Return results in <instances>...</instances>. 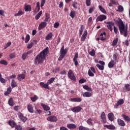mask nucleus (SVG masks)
<instances>
[{
  "label": "nucleus",
  "mask_w": 130,
  "mask_h": 130,
  "mask_svg": "<svg viewBox=\"0 0 130 130\" xmlns=\"http://www.w3.org/2000/svg\"><path fill=\"white\" fill-rule=\"evenodd\" d=\"M52 32H50L49 34H48L46 37H45V39L46 40H50V39H51L52 38Z\"/></svg>",
  "instance_id": "34"
},
{
  "label": "nucleus",
  "mask_w": 130,
  "mask_h": 130,
  "mask_svg": "<svg viewBox=\"0 0 130 130\" xmlns=\"http://www.w3.org/2000/svg\"><path fill=\"white\" fill-rule=\"evenodd\" d=\"M115 64V62H114V60H112L111 61L109 62L108 66L109 69H112V68L114 67Z\"/></svg>",
  "instance_id": "28"
},
{
  "label": "nucleus",
  "mask_w": 130,
  "mask_h": 130,
  "mask_svg": "<svg viewBox=\"0 0 130 130\" xmlns=\"http://www.w3.org/2000/svg\"><path fill=\"white\" fill-rule=\"evenodd\" d=\"M87 82V80L86 79L82 78L79 81V84H83V83H86Z\"/></svg>",
  "instance_id": "58"
},
{
  "label": "nucleus",
  "mask_w": 130,
  "mask_h": 130,
  "mask_svg": "<svg viewBox=\"0 0 130 130\" xmlns=\"http://www.w3.org/2000/svg\"><path fill=\"white\" fill-rule=\"evenodd\" d=\"M100 40L102 41H104V40H106V32L105 31L101 33L100 35Z\"/></svg>",
  "instance_id": "19"
},
{
  "label": "nucleus",
  "mask_w": 130,
  "mask_h": 130,
  "mask_svg": "<svg viewBox=\"0 0 130 130\" xmlns=\"http://www.w3.org/2000/svg\"><path fill=\"white\" fill-rule=\"evenodd\" d=\"M108 117L110 121H113L114 120V115L112 113H109L108 114Z\"/></svg>",
  "instance_id": "24"
},
{
  "label": "nucleus",
  "mask_w": 130,
  "mask_h": 130,
  "mask_svg": "<svg viewBox=\"0 0 130 130\" xmlns=\"http://www.w3.org/2000/svg\"><path fill=\"white\" fill-rule=\"evenodd\" d=\"M50 18V15L48 13H46V18L44 19V21L47 22L48 21V20H49Z\"/></svg>",
  "instance_id": "41"
},
{
  "label": "nucleus",
  "mask_w": 130,
  "mask_h": 130,
  "mask_svg": "<svg viewBox=\"0 0 130 130\" xmlns=\"http://www.w3.org/2000/svg\"><path fill=\"white\" fill-rule=\"evenodd\" d=\"M67 127H68V128H70V129H71L72 128H77V125L73 123L67 124Z\"/></svg>",
  "instance_id": "30"
},
{
  "label": "nucleus",
  "mask_w": 130,
  "mask_h": 130,
  "mask_svg": "<svg viewBox=\"0 0 130 130\" xmlns=\"http://www.w3.org/2000/svg\"><path fill=\"white\" fill-rule=\"evenodd\" d=\"M117 11L120 12H123V7L121 5L119 6Z\"/></svg>",
  "instance_id": "49"
},
{
  "label": "nucleus",
  "mask_w": 130,
  "mask_h": 130,
  "mask_svg": "<svg viewBox=\"0 0 130 130\" xmlns=\"http://www.w3.org/2000/svg\"><path fill=\"white\" fill-rule=\"evenodd\" d=\"M49 51V48L47 47L44 50L41 52L35 58V64H41L43 63L46 56L48 54Z\"/></svg>",
  "instance_id": "1"
},
{
  "label": "nucleus",
  "mask_w": 130,
  "mask_h": 130,
  "mask_svg": "<svg viewBox=\"0 0 130 130\" xmlns=\"http://www.w3.org/2000/svg\"><path fill=\"white\" fill-rule=\"evenodd\" d=\"M0 82H1V83L3 84H4V83H6V79L2 77V74H0Z\"/></svg>",
  "instance_id": "57"
},
{
  "label": "nucleus",
  "mask_w": 130,
  "mask_h": 130,
  "mask_svg": "<svg viewBox=\"0 0 130 130\" xmlns=\"http://www.w3.org/2000/svg\"><path fill=\"white\" fill-rule=\"evenodd\" d=\"M68 77L70 80H72V81H76V76H75V74H74V72H73V71L71 70L68 72Z\"/></svg>",
  "instance_id": "3"
},
{
  "label": "nucleus",
  "mask_w": 130,
  "mask_h": 130,
  "mask_svg": "<svg viewBox=\"0 0 130 130\" xmlns=\"http://www.w3.org/2000/svg\"><path fill=\"white\" fill-rule=\"evenodd\" d=\"M83 89L86 90L87 91H89L90 92H92V88H90L88 85H84L83 86Z\"/></svg>",
  "instance_id": "35"
},
{
  "label": "nucleus",
  "mask_w": 130,
  "mask_h": 130,
  "mask_svg": "<svg viewBox=\"0 0 130 130\" xmlns=\"http://www.w3.org/2000/svg\"><path fill=\"white\" fill-rule=\"evenodd\" d=\"M46 1L45 0H41V7L42 8V7L44 6V5H45Z\"/></svg>",
  "instance_id": "62"
},
{
  "label": "nucleus",
  "mask_w": 130,
  "mask_h": 130,
  "mask_svg": "<svg viewBox=\"0 0 130 130\" xmlns=\"http://www.w3.org/2000/svg\"><path fill=\"white\" fill-rule=\"evenodd\" d=\"M101 118L102 119L101 121L103 123H106V122H107V120H106V115L104 112H102L101 113Z\"/></svg>",
  "instance_id": "8"
},
{
  "label": "nucleus",
  "mask_w": 130,
  "mask_h": 130,
  "mask_svg": "<svg viewBox=\"0 0 130 130\" xmlns=\"http://www.w3.org/2000/svg\"><path fill=\"white\" fill-rule=\"evenodd\" d=\"M0 64H4V66H8V62L5 60H2L0 61Z\"/></svg>",
  "instance_id": "51"
},
{
  "label": "nucleus",
  "mask_w": 130,
  "mask_h": 130,
  "mask_svg": "<svg viewBox=\"0 0 130 130\" xmlns=\"http://www.w3.org/2000/svg\"><path fill=\"white\" fill-rule=\"evenodd\" d=\"M69 15L70 16V17H71V18H75V16H76V12L75 11H72Z\"/></svg>",
  "instance_id": "44"
},
{
  "label": "nucleus",
  "mask_w": 130,
  "mask_h": 130,
  "mask_svg": "<svg viewBox=\"0 0 130 130\" xmlns=\"http://www.w3.org/2000/svg\"><path fill=\"white\" fill-rule=\"evenodd\" d=\"M17 83L15 81V80L13 79L11 82V86L12 88H15V87H17Z\"/></svg>",
  "instance_id": "40"
},
{
  "label": "nucleus",
  "mask_w": 130,
  "mask_h": 130,
  "mask_svg": "<svg viewBox=\"0 0 130 130\" xmlns=\"http://www.w3.org/2000/svg\"><path fill=\"white\" fill-rule=\"evenodd\" d=\"M8 124H9L12 128H14V127H16V126L17 125L16 122H14L13 120H10L8 121Z\"/></svg>",
  "instance_id": "21"
},
{
  "label": "nucleus",
  "mask_w": 130,
  "mask_h": 130,
  "mask_svg": "<svg viewBox=\"0 0 130 130\" xmlns=\"http://www.w3.org/2000/svg\"><path fill=\"white\" fill-rule=\"evenodd\" d=\"M30 41V35H27L26 36L25 40V43H28Z\"/></svg>",
  "instance_id": "46"
},
{
  "label": "nucleus",
  "mask_w": 130,
  "mask_h": 130,
  "mask_svg": "<svg viewBox=\"0 0 130 130\" xmlns=\"http://www.w3.org/2000/svg\"><path fill=\"white\" fill-rule=\"evenodd\" d=\"M15 129L17 130H23V127L21 125L18 124L15 126Z\"/></svg>",
  "instance_id": "48"
},
{
  "label": "nucleus",
  "mask_w": 130,
  "mask_h": 130,
  "mask_svg": "<svg viewBox=\"0 0 130 130\" xmlns=\"http://www.w3.org/2000/svg\"><path fill=\"white\" fill-rule=\"evenodd\" d=\"M104 127H106L108 129L114 130L115 129V126L113 125H105Z\"/></svg>",
  "instance_id": "26"
},
{
  "label": "nucleus",
  "mask_w": 130,
  "mask_h": 130,
  "mask_svg": "<svg viewBox=\"0 0 130 130\" xmlns=\"http://www.w3.org/2000/svg\"><path fill=\"white\" fill-rule=\"evenodd\" d=\"M24 12L22 11V10L20 9L17 13H15L14 14L15 17H18V16H22V15H24Z\"/></svg>",
  "instance_id": "33"
},
{
  "label": "nucleus",
  "mask_w": 130,
  "mask_h": 130,
  "mask_svg": "<svg viewBox=\"0 0 130 130\" xmlns=\"http://www.w3.org/2000/svg\"><path fill=\"white\" fill-rule=\"evenodd\" d=\"M27 57H28V55L27 53H26V52L24 53L21 56V58L22 59H23V60H25Z\"/></svg>",
  "instance_id": "53"
},
{
  "label": "nucleus",
  "mask_w": 130,
  "mask_h": 130,
  "mask_svg": "<svg viewBox=\"0 0 130 130\" xmlns=\"http://www.w3.org/2000/svg\"><path fill=\"white\" fill-rule=\"evenodd\" d=\"M8 104L10 106H14V100H13V98H10L8 101Z\"/></svg>",
  "instance_id": "36"
},
{
  "label": "nucleus",
  "mask_w": 130,
  "mask_h": 130,
  "mask_svg": "<svg viewBox=\"0 0 130 130\" xmlns=\"http://www.w3.org/2000/svg\"><path fill=\"white\" fill-rule=\"evenodd\" d=\"M124 103V101H123V99H120L117 103L115 104L114 108L116 109L119 105H122Z\"/></svg>",
  "instance_id": "14"
},
{
  "label": "nucleus",
  "mask_w": 130,
  "mask_h": 130,
  "mask_svg": "<svg viewBox=\"0 0 130 130\" xmlns=\"http://www.w3.org/2000/svg\"><path fill=\"white\" fill-rule=\"evenodd\" d=\"M42 15V11H41L40 12L38 13L37 16H35L36 20H39V18Z\"/></svg>",
  "instance_id": "38"
},
{
  "label": "nucleus",
  "mask_w": 130,
  "mask_h": 130,
  "mask_svg": "<svg viewBox=\"0 0 130 130\" xmlns=\"http://www.w3.org/2000/svg\"><path fill=\"white\" fill-rule=\"evenodd\" d=\"M122 117H123L124 120H125V121H127V122H129L130 121V118L129 117H128V116H126V115L125 114H122L121 115Z\"/></svg>",
  "instance_id": "29"
},
{
  "label": "nucleus",
  "mask_w": 130,
  "mask_h": 130,
  "mask_svg": "<svg viewBox=\"0 0 130 130\" xmlns=\"http://www.w3.org/2000/svg\"><path fill=\"white\" fill-rule=\"evenodd\" d=\"M105 24H106L107 27L111 32H112V26H114V22L113 21H104Z\"/></svg>",
  "instance_id": "4"
},
{
  "label": "nucleus",
  "mask_w": 130,
  "mask_h": 130,
  "mask_svg": "<svg viewBox=\"0 0 130 130\" xmlns=\"http://www.w3.org/2000/svg\"><path fill=\"white\" fill-rule=\"evenodd\" d=\"M79 130H90V129L87 127H84L83 126H80L79 127Z\"/></svg>",
  "instance_id": "52"
},
{
  "label": "nucleus",
  "mask_w": 130,
  "mask_h": 130,
  "mask_svg": "<svg viewBox=\"0 0 130 130\" xmlns=\"http://www.w3.org/2000/svg\"><path fill=\"white\" fill-rule=\"evenodd\" d=\"M86 4L87 7H90L91 6V0H86Z\"/></svg>",
  "instance_id": "61"
},
{
  "label": "nucleus",
  "mask_w": 130,
  "mask_h": 130,
  "mask_svg": "<svg viewBox=\"0 0 130 130\" xmlns=\"http://www.w3.org/2000/svg\"><path fill=\"white\" fill-rule=\"evenodd\" d=\"M46 26H47V23L46 21L41 22L39 25L38 29L39 30H42V29H44Z\"/></svg>",
  "instance_id": "11"
},
{
  "label": "nucleus",
  "mask_w": 130,
  "mask_h": 130,
  "mask_svg": "<svg viewBox=\"0 0 130 130\" xmlns=\"http://www.w3.org/2000/svg\"><path fill=\"white\" fill-rule=\"evenodd\" d=\"M9 57L11 58V59H12V58H15L16 57V53H12L9 55Z\"/></svg>",
  "instance_id": "55"
},
{
  "label": "nucleus",
  "mask_w": 130,
  "mask_h": 130,
  "mask_svg": "<svg viewBox=\"0 0 130 130\" xmlns=\"http://www.w3.org/2000/svg\"><path fill=\"white\" fill-rule=\"evenodd\" d=\"M30 99L32 102H35L36 100H38V96L35 95L33 97H31Z\"/></svg>",
  "instance_id": "39"
},
{
  "label": "nucleus",
  "mask_w": 130,
  "mask_h": 130,
  "mask_svg": "<svg viewBox=\"0 0 130 130\" xmlns=\"http://www.w3.org/2000/svg\"><path fill=\"white\" fill-rule=\"evenodd\" d=\"M87 123L89 124V125H93V123H92V119L89 118L86 121Z\"/></svg>",
  "instance_id": "56"
},
{
  "label": "nucleus",
  "mask_w": 130,
  "mask_h": 130,
  "mask_svg": "<svg viewBox=\"0 0 130 130\" xmlns=\"http://www.w3.org/2000/svg\"><path fill=\"white\" fill-rule=\"evenodd\" d=\"M71 102H82V99L81 98H72L69 100Z\"/></svg>",
  "instance_id": "17"
},
{
  "label": "nucleus",
  "mask_w": 130,
  "mask_h": 130,
  "mask_svg": "<svg viewBox=\"0 0 130 130\" xmlns=\"http://www.w3.org/2000/svg\"><path fill=\"white\" fill-rule=\"evenodd\" d=\"M41 105L45 111H48V110H50V107L43 103H41Z\"/></svg>",
  "instance_id": "22"
},
{
  "label": "nucleus",
  "mask_w": 130,
  "mask_h": 130,
  "mask_svg": "<svg viewBox=\"0 0 130 130\" xmlns=\"http://www.w3.org/2000/svg\"><path fill=\"white\" fill-rule=\"evenodd\" d=\"M47 120L51 122H56V121H57V117L54 115H52L48 117L47 118Z\"/></svg>",
  "instance_id": "7"
},
{
  "label": "nucleus",
  "mask_w": 130,
  "mask_h": 130,
  "mask_svg": "<svg viewBox=\"0 0 130 130\" xmlns=\"http://www.w3.org/2000/svg\"><path fill=\"white\" fill-rule=\"evenodd\" d=\"M117 42H118V38H116V39L114 40L112 44V46H116V45L117 44Z\"/></svg>",
  "instance_id": "43"
},
{
  "label": "nucleus",
  "mask_w": 130,
  "mask_h": 130,
  "mask_svg": "<svg viewBox=\"0 0 130 130\" xmlns=\"http://www.w3.org/2000/svg\"><path fill=\"white\" fill-rule=\"evenodd\" d=\"M107 17L104 14H102L99 16L96 19V22H103L104 20H106Z\"/></svg>",
  "instance_id": "5"
},
{
  "label": "nucleus",
  "mask_w": 130,
  "mask_h": 130,
  "mask_svg": "<svg viewBox=\"0 0 130 130\" xmlns=\"http://www.w3.org/2000/svg\"><path fill=\"white\" fill-rule=\"evenodd\" d=\"M84 25H81V27H80V28L79 29V34L80 35H82V34L83 33V31H84Z\"/></svg>",
  "instance_id": "50"
},
{
  "label": "nucleus",
  "mask_w": 130,
  "mask_h": 130,
  "mask_svg": "<svg viewBox=\"0 0 130 130\" xmlns=\"http://www.w3.org/2000/svg\"><path fill=\"white\" fill-rule=\"evenodd\" d=\"M97 68L99 69L101 71H104V66L103 65H100L99 64H96Z\"/></svg>",
  "instance_id": "45"
},
{
  "label": "nucleus",
  "mask_w": 130,
  "mask_h": 130,
  "mask_svg": "<svg viewBox=\"0 0 130 130\" xmlns=\"http://www.w3.org/2000/svg\"><path fill=\"white\" fill-rule=\"evenodd\" d=\"M82 95H83V97H91L92 96V95H93V94H92L91 92L86 91V92H84V93H83Z\"/></svg>",
  "instance_id": "31"
},
{
  "label": "nucleus",
  "mask_w": 130,
  "mask_h": 130,
  "mask_svg": "<svg viewBox=\"0 0 130 130\" xmlns=\"http://www.w3.org/2000/svg\"><path fill=\"white\" fill-rule=\"evenodd\" d=\"M118 20H119L117 21L116 24L119 27L120 33L121 35H123L124 37H126L127 36V27H125V25L121 19L118 18Z\"/></svg>",
  "instance_id": "2"
},
{
  "label": "nucleus",
  "mask_w": 130,
  "mask_h": 130,
  "mask_svg": "<svg viewBox=\"0 0 130 130\" xmlns=\"http://www.w3.org/2000/svg\"><path fill=\"white\" fill-rule=\"evenodd\" d=\"M24 11L25 12H31L32 10V7L30 5L25 4L24 5Z\"/></svg>",
  "instance_id": "18"
},
{
  "label": "nucleus",
  "mask_w": 130,
  "mask_h": 130,
  "mask_svg": "<svg viewBox=\"0 0 130 130\" xmlns=\"http://www.w3.org/2000/svg\"><path fill=\"white\" fill-rule=\"evenodd\" d=\"M95 10V7H90L88 10L89 14H92L94 10Z\"/></svg>",
  "instance_id": "54"
},
{
  "label": "nucleus",
  "mask_w": 130,
  "mask_h": 130,
  "mask_svg": "<svg viewBox=\"0 0 130 130\" xmlns=\"http://www.w3.org/2000/svg\"><path fill=\"white\" fill-rule=\"evenodd\" d=\"M123 90L126 92H129L130 91V85L129 84H125L124 87L123 88Z\"/></svg>",
  "instance_id": "27"
},
{
  "label": "nucleus",
  "mask_w": 130,
  "mask_h": 130,
  "mask_svg": "<svg viewBox=\"0 0 130 130\" xmlns=\"http://www.w3.org/2000/svg\"><path fill=\"white\" fill-rule=\"evenodd\" d=\"M55 80V78L54 77H52L50 79H49L48 81L47 82L48 83V84H52L53 82H54V80Z\"/></svg>",
  "instance_id": "42"
},
{
  "label": "nucleus",
  "mask_w": 130,
  "mask_h": 130,
  "mask_svg": "<svg viewBox=\"0 0 130 130\" xmlns=\"http://www.w3.org/2000/svg\"><path fill=\"white\" fill-rule=\"evenodd\" d=\"M59 26V23L58 22H55L54 24V28H58Z\"/></svg>",
  "instance_id": "63"
},
{
  "label": "nucleus",
  "mask_w": 130,
  "mask_h": 130,
  "mask_svg": "<svg viewBox=\"0 0 130 130\" xmlns=\"http://www.w3.org/2000/svg\"><path fill=\"white\" fill-rule=\"evenodd\" d=\"M35 44H37V40H36L31 41V42L28 44L27 48L28 49H31Z\"/></svg>",
  "instance_id": "13"
},
{
  "label": "nucleus",
  "mask_w": 130,
  "mask_h": 130,
  "mask_svg": "<svg viewBox=\"0 0 130 130\" xmlns=\"http://www.w3.org/2000/svg\"><path fill=\"white\" fill-rule=\"evenodd\" d=\"M25 78V74H19L18 75L17 79L19 81H22V80H24Z\"/></svg>",
  "instance_id": "32"
},
{
  "label": "nucleus",
  "mask_w": 130,
  "mask_h": 130,
  "mask_svg": "<svg viewBox=\"0 0 130 130\" xmlns=\"http://www.w3.org/2000/svg\"><path fill=\"white\" fill-rule=\"evenodd\" d=\"M77 5H78V3H77L76 2H74L72 4V7H73V8H74V9H77L78 6H77Z\"/></svg>",
  "instance_id": "60"
},
{
  "label": "nucleus",
  "mask_w": 130,
  "mask_h": 130,
  "mask_svg": "<svg viewBox=\"0 0 130 130\" xmlns=\"http://www.w3.org/2000/svg\"><path fill=\"white\" fill-rule=\"evenodd\" d=\"M88 34V32L87 30H85L84 34L82 35L81 37V41H85L86 40V38H87V35Z\"/></svg>",
  "instance_id": "23"
},
{
  "label": "nucleus",
  "mask_w": 130,
  "mask_h": 130,
  "mask_svg": "<svg viewBox=\"0 0 130 130\" xmlns=\"http://www.w3.org/2000/svg\"><path fill=\"white\" fill-rule=\"evenodd\" d=\"M72 111H73V112H80V111H82V107H81V106H76L75 107H73L71 109Z\"/></svg>",
  "instance_id": "10"
},
{
  "label": "nucleus",
  "mask_w": 130,
  "mask_h": 130,
  "mask_svg": "<svg viewBox=\"0 0 130 130\" xmlns=\"http://www.w3.org/2000/svg\"><path fill=\"white\" fill-rule=\"evenodd\" d=\"M36 10H37L38 13L40 11V3L39 2L37 3V6L36 8Z\"/></svg>",
  "instance_id": "47"
},
{
  "label": "nucleus",
  "mask_w": 130,
  "mask_h": 130,
  "mask_svg": "<svg viewBox=\"0 0 130 130\" xmlns=\"http://www.w3.org/2000/svg\"><path fill=\"white\" fill-rule=\"evenodd\" d=\"M60 130H69V129H68V128H67L64 126H61L60 127Z\"/></svg>",
  "instance_id": "64"
},
{
  "label": "nucleus",
  "mask_w": 130,
  "mask_h": 130,
  "mask_svg": "<svg viewBox=\"0 0 130 130\" xmlns=\"http://www.w3.org/2000/svg\"><path fill=\"white\" fill-rule=\"evenodd\" d=\"M94 74H96V70H95V68L93 67H91L90 69L88 70V75L89 77H94Z\"/></svg>",
  "instance_id": "6"
},
{
  "label": "nucleus",
  "mask_w": 130,
  "mask_h": 130,
  "mask_svg": "<svg viewBox=\"0 0 130 130\" xmlns=\"http://www.w3.org/2000/svg\"><path fill=\"white\" fill-rule=\"evenodd\" d=\"M49 84L47 83H44V82H41L40 83V86H41V87H42V88H44V89H49L50 87H49Z\"/></svg>",
  "instance_id": "15"
},
{
  "label": "nucleus",
  "mask_w": 130,
  "mask_h": 130,
  "mask_svg": "<svg viewBox=\"0 0 130 130\" xmlns=\"http://www.w3.org/2000/svg\"><path fill=\"white\" fill-rule=\"evenodd\" d=\"M19 118H20V119H21L23 122H26L28 119V118L26 117H24L21 113H20L19 115Z\"/></svg>",
  "instance_id": "20"
},
{
  "label": "nucleus",
  "mask_w": 130,
  "mask_h": 130,
  "mask_svg": "<svg viewBox=\"0 0 130 130\" xmlns=\"http://www.w3.org/2000/svg\"><path fill=\"white\" fill-rule=\"evenodd\" d=\"M27 110L30 113H33L34 112V110H33V106L31 104H28L27 105Z\"/></svg>",
  "instance_id": "25"
},
{
  "label": "nucleus",
  "mask_w": 130,
  "mask_h": 130,
  "mask_svg": "<svg viewBox=\"0 0 130 130\" xmlns=\"http://www.w3.org/2000/svg\"><path fill=\"white\" fill-rule=\"evenodd\" d=\"M89 54L91 56H94L95 55V50L92 49L91 51L89 52Z\"/></svg>",
  "instance_id": "59"
},
{
  "label": "nucleus",
  "mask_w": 130,
  "mask_h": 130,
  "mask_svg": "<svg viewBox=\"0 0 130 130\" xmlns=\"http://www.w3.org/2000/svg\"><path fill=\"white\" fill-rule=\"evenodd\" d=\"M78 57H79V54L78 52H76L75 53V55L73 58V61L76 67H77L78 66V63H79V62H78Z\"/></svg>",
  "instance_id": "9"
},
{
  "label": "nucleus",
  "mask_w": 130,
  "mask_h": 130,
  "mask_svg": "<svg viewBox=\"0 0 130 130\" xmlns=\"http://www.w3.org/2000/svg\"><path fill=\"white\" fill-rule=\"evenodd\" d=\"M117 122L120 126H125V122L123 120H121V119H117Z\"/></svg>",
  "instance_id": "16"
},
{
  "label": "nucleus",
  "mask_w": 130,
  "mask_h": 130,
  "mask_svg": "<svg viewBox=\"0 0 130 130\" xmlns=\"http://www.w3.org/2000/svg\"><path fill=\"white\" fill-rule=\"evenodd\" d=\"M60 56L59 59H62L64 57L66 54H67V50H60Z\"/></svg>",
  "instance_id": "12"
},
{
  "label": "nucleus",
  "mask_w": 130,
  "mask_h": 130,
  "mask_svg": "<svg viewBox=\"0 0 130 130\" xmlns=\"http://www.w3.org/2000/svg\"><path fill=\"white\" fill-rule=\"evenodd\" d=\"M99 8L100 9L101 12H102V13H103V14H106V10H105V9H104V8H103V7L102 6H101V5L99 6Z\"/></svg>",
  "instance_id": "37"
}]
</instances>
